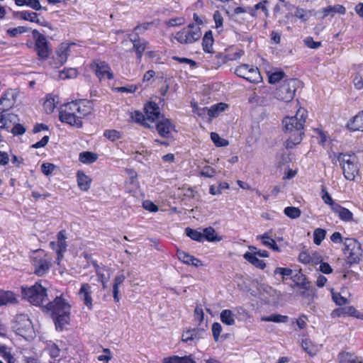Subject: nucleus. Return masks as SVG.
I'll return each mask as SVG.
<instances>
[{
    "mask_svg": "<svg viewBox=\"0 0 363 363\" xmlns=\"http://www.w3.org/2000/svg\"><path fill=\"white\" fill-rule=\"evenodd\" d=\"M145 116L147 121L153 122L156 119H160V108L155 102H149L145 107Z\"/></svg>",
    "mask_w": 363,
    "mask_h": 363,
    "instance_id": "obj_22",
    "label": "nucleus"
},
{
    "mask_svg": "<svg viewBox=\"0 0 363 363\" xmlns=\"http://www.w3.org/2000/svg\"><path fill=\"white\" fill-rule=\"evenodd\" d=\"M31 264L34 273L38 276H43L49 272L52 259L43 250L35 251L30 256Z\"/></svg>",
    "mask_w": 363,
    "mask_h": 363,
    "instance_id": "obj_6",
    "label": "nucleus"
},
{
    "mask_svg": "<svg viewBox=\"0 0 363 363\" xmlns=\"http://www.w3.org/2000/svg\"><path fill=\"white\" fill-rule=\"evenodd\" d=\"M17 302L16 295L10 291L0 290V306L9 303H16Z\"/></svg>",
    "mask_w": 363,
    "mask_h": 363,
    "instance_id": "obj_33",
    "label": "nucleus"
},
{
    "mask_svg": "<svg viewBox=\"0 0 363 363\" xmlns=\"http://www.w3.org/2000/svg\"><path fill=\"white\" fill-rule=\"evenodd\" d=\"M243 257L257 268L264 269L266 267L265 262L263 260L258 259L252 253L245 252Z\"/></svg>",
    "mask_w": 363,
    "mask_h": 363,
    "instance_id": "obj_37",
    "label": "nucleus"
},
{
    "mask_svg": "<svg viewBox=\"0 0 363 363\" xmlns=\"http://www.w3.org/2000/svg\"><path fill=\"white\" fill-rule=\"evenodd\" d=\"M69 52V45L66 43H62L55 52V56L53 57L54 67L57 68L63 65L67 61V56Z\"/></svg>",
    "mask_w": 363,
    "mask_h": 363,
    "instance_id": "obj_17",
    "label": "nucleus"
},
{
    "mask_svg": "<svg viewBox=\"0 0 363 363\" xmlns=\"http://www.w3.org/2000/svg\"><path fill=\"white\" fill-rule=\"evenodd\" d=\"M304 44L309 48L317 49L321 46V42L314 41L313 38L311 36L306 37L303 40Z\"/></svg>",
    "mask_w": 363,
    "mask_h": 363,
    "instance_id": "obj_58",
    "label": "nucleus"
},
{
    "mask_svg": "<svg viewBox=\"0 0 363 363\" xmlns=\"http://www.w3.org/2000/svg\"><path fill=\"white\" fill-rule=\"evenodd\" d=\"M214 40L213 38V33L211 30L206 32L202 40L203 50L206 52L211 53L213 50V45Z\"/></svg>",
    "mask_w": 363,
    "mask_h": 363,
    "instance_id": "obj_30",
    "label": "nucleus"
},
{
    "mask_svg": "<svg viewBox=\"0 0 363 363\" xmlns=\"http://www.w3.org/2000/svg\"><path fill=\"white\" fill-rule=\"evenodd\" d=\"M220 320L227 325L235 324L234 314L230 310L225 309L220 313Z\"/></svg>",
    "mask_w": 363,
    "mask_h": 363,
    "instance_id": "obj_40",
    "label": "nucleus"
},
{
    "mask_svg": "<svg viewBox=\"0 0 363 363\" xmlns=\"http://www.w3.org/2000/svg\"><path fill=\"white\" fill-rule=\"evenodd\" d=\"M97 158V155L91 152H82L79 154V160L84 164L93 163Z\"/></svg>",
    "mask_w": 363,
    "mask_h": 363,
    "instance_id": "obj_41",
    "label": "nucleus"
},
{
    "mask_svg": "<svg viewBox=\"0 0 363 363\" xmlns=\"http://www.w3.org/2000/svg\"><path fill=\"white\" fill-rule=\"evenodd\" d=\"M216 170L210 166H205L200 172V175L204 177L212 178L215 176Z\"/></svg>",
    "mask_w": 363,
    "mask_h": 363,
    "instance_id": "obj_59",
    "label": "nucleus"
},
{
    "mask_svg": "<svg viewBox=\"0 0 363 363\" xmlns=\"http://www.w3.org/2000/svg\"><path fill=\"white\" fill-rule=\"evenodd\" d=\"M322 199L326 203L330 205L332 210L335 208V205H337L338 203L334 202L330 195L327 191L325 186L322 188Z\"/></svg>",
    "mask_w": 363,
    "mask_h": 363,
    "instance_id": "obj_50",
    "label": "nucleus"
},
{
    "mask_svg": "<svg viewBox=\"0 0 363 363\" xmlns=\"http://www.w3.org/2000/svg\"><path fill=\"white\" fill-rule=\"evenodd\" d=\"M0 357L6 363H16V359L12 354V349L6 345H0Z\"/></svg>",
    "mask_w": 363,
    "mask_h": 363,
    "instance_id": "obj_31",
    "label": "nucleus"
},
{
    "mask_svg": "<svg viewBox=\"0 0 363 363\" xmlns=\"http://www.w3.org/2000/svg\"><path fill=\"white\" fill-rule=\"evenodd\" d=\"M307 117V111L300 108L295 116H286L283 119V128L285 133L291 135L286 142V148H293L296 145L299 144L304 135L303 128Z\"/></svg>",
    "mask_w": 363,
    "mask_h": 363,
    "instance_id": "obj_1",
    "label": "nucleus"
},
{
    "mask_svg": "<svg viewBox=\"0 0 363 363\" xmlns=\"http://www.w3.org/2000/svg\"><path fill=\"white\" fill-rule=\"evenodd\" d=\"M13 328L21 336L30 335L33 329L29 317L26 314H18L16 316Z\"/></svg>",
    "mask_w": 363,
    "mask_h": 363,
    "instance_id": "obj_13",
    "label": "nucleus"
},
{
    "mask_svg": "<svg viewBox=\"0 0 363 363\" xmlns=\"http://www.w3.org/2000/svg\"><path fill=\"white\" fill-rule=\"evenodd\" d=\"M221 331H222V326L219 323H214L212 325L213 336L216 341L218 340V338H219Z\"/></svg>",
    "mask_w": 363,
    "mask_h": 363,
    "instance_id": "obj_63",
    "label": "nucleus"
},
{
    "mask_svg": "<svg viewBox=\"0 0 363 363\" xmlns=\"http://www.w3.org/2000/svg\"><path fill=\"white\" fill-rule=\"evenodd\" d=\"M91 294V286L87 283L82 284L78 292V295L89 310H91L93 308Z\"/></svg>",
    "mask_w": 363,
    "mask_h": 363,
    "instance_id": "obj_19",
    "label": "nucleus"
},
{
    "mask_svg": "<svg viewBox=\"0 0 363 363\" xmlns=\"http://www.w3.org/2000/svg\"><path fill=\"white\" fill-rule=\"evenodd\" d=\"M156 130L162 138L167 140L174 139L172 133L176 132L175 126L169 119L162 116L156 123Z\"/></svg>",
    "mask_w": 363,
    "mask_h": 363,
    "instance_id": "obj_14",
    "label": "nucleus"
},
{
    "mask_svg": "<svg viewBox=\"0 0 363 363\" xmlns=\"http://www.w3.org/2000/svg\"><path fill=\"white\" fill-rule=\"evenodd\" d=\"M125 276L123 274L117 275L114 279L113 286V299L116 302L119 301L118 293H119V286L124 281Z\"/></svg>",
    "mask_w": 363,
    "mask_h": 363,
    "instance_id": "obj_39",
    "label": "nucleus"
},
{
    "mask_svg": "<svg viewBox=\"0 0 363 363\" xmlns=\"http://www.w3.org/2000/svg\"><path fill=\"white\" fill-rule=\"evenodd\" d=\"M186 235L189 237L193 240H196L198 242H203V235L202 234V232L199 231L197 230H194L190 228H186L185 229Z\"/></svg>",
    "mask_w": 363,
    "mask_h": 363,
    "instance_id": "obj_43",
    "label": "nucleus"
},
{
    "mask_svg": "<svg viewBox=\"0 0 363 363\" xmlns=\"http://www.w3.org/2000/svg\"><path fill=\"white\" fill-rule=\"evenodd\" d=\"M345 8L340 4H337L335 6H329L323 9V18L327 17L329 15L333 16L336 13L345 14Z\"/></svg>",
    "mask_w": 363,
    "mask_h": 363,
    "instance_id": "obj_34",
    "label": "nucleus"
},
{
    "mask_svg": "<svg viewBox=\"0 0 363 363\" xmlns=\"http://www.w3.org/2000/svg\"><path fill=\"white\" fill-rule=\"evenodd\" d=\"M77 75V70L74 68H69L67 69H64L60 72V77L62 79L74 78Z\"/></svg>",
    "mask_w": 363,
    "mask_h": 363,
    "instance_id": "obj_56",
    "label": "nucleus"
},
{
    "mask_svg": "<svg viewBox=\"0 0 363 363\" xmlns=\"http://www.w3.org/2000/svg\"><path fill=\"white\" fill-rule=\"evenodd\" d=\"M72 108V101L63 105L60 111V120L62 123H66L77 128H81L82 126V121L77 118V114Z\"/></svg>",
    "mask_w": 363,
    "mask_h": 363,
    "instance_id": "obj_11",
    "label": "nucleus"
},
{
    "mask_svg": "<svg viewBox=\"0 0 363 363\" xmlns=\"http://www.w3.org/2000/svg\"><path fill=\"white\" fill-rule=\"evenodd\" d=\"M261 320L265 322L286 323L288 321L289 317L280 314H272L269 316L262 317Z\"/></svg>",
    "mask_w": 363,
    "mask_h": 363,
    "instance_id": "obj_42",
    "label": "nucleus"
},
{
    "mask_svg": "<svg viewBox=\"0 0 363 363\" xmlns=\"http://www.w3.org/2000/svg\"><path fill=\"white\" fill-rule=\"evenodd\" d=\"M332 298L333 301L338 306H343L347 303V299L341 296L340 293L334 291V289H331Z\"/></svg>",
    "mask_w": 363,
    "mask_h": 363,
    "instance_id": "obj_53",
    "label": "nucleus"
},
{
    "mask_svg": "<svg viewBox=\"0 0 363 363\" xmlns=\"http://www.w3.org/2000/svg\"><path fill=\"white\" fill-rule=\"evenodd\" d=\"M205 331L203 329L193 328L188 330L183 333L182 340L187 344L191 345L202 337V335Z\"/></svg>",
    "mask_w": 363,
    "mask_h": 363,
    "instance_id": "obj_18",
    "label": "nucleus"
},
{
    "mask_svg": "<svg viewBox=\"0 0 363 363\" xmlns=\"http://www.w3.org/2000/svg\"><path fill=\"white\" fill-rule=\"evenodd\" d=\"M32 34L35 40V51L37 52L39 59L43 60L48 59L51 52V48L45 36L37 30H33Z\"/></svg>",
    "mask_w": 363,
    "mask_h": 363,
    "instance_id": "obj_9",
    "label": "nucleus"
},
{
    "mask_svg": "<svg viewBox=\"0 0 363 363\" xmlns=\"http://www.w3.org/2000/svg\"><path fill=\"white\" fill-rule=\"evenodd\" d=\"M58 103V96L53 94H48L46 96V100L43 104V108L47 113L53 112Z\"/></svg>",
    "mask_w": 363,
    "mask_h": 363,
    "instance_id": "obj_28",
    "label": "nucleus"
},
{
    "mask_svg": "<svg viewBox=\"0 0 363 363\" xmlns=\"http://www.w3.org/2000/svg\"><path fill=\"white\" fill-rule=\"evenodd\" d=\"M244 55V52L242 50H236L234 52H230L226 54L219 53L216 56L221 59V62L225 64L228 61H233L240 59Z\"/></svg>",
    "mask_w": 363,
    "mask_h": 363,
    "instance_id": "obj_27",
    "label": "nucleus"
},
{
    "mask_svg": "<svg viewBox=\"0 0 363 363\" xmlns=\"http://www.w3.org/2000/svg\"><path fill=\"white\" fill-rule=\"evenodd\" d=\"M294 16L301 19L302 21H306L311 16V12L302 8H296L294 11Z\"/></svg>",
    "mask_w": 363,
    "mask_h": 363,
    "instance_id": "obj_46",
    "label": "nucleus"
},
{
    "mask_svg": "<svg viewBox=\"0 0 363 363\" xmlns=\"http://www.w3.org/2000/svg\"><path fill=\"white\" fill-rule=\"evenodd\" d=\"M202 234L203 235V240H206L208 242H219L222 240V238L216 234L215 229L212 227L203 228Z\"/></svg>",
    "mask_w": 363,
    "mask_h": 363,
    "instance_id": "obj_32",
    "label": "nucleus"
},
{
    "mask_svg": "<svg viewBox=\"0 0 363 363\" xmlns=\"http://www.w3.org/2000/svg\"><path fill=\"white\" fill-rule=\"evenodd\" d=\"M177 255L180 261L184 264H189L192 255L182 250H177Z\"/></svg>",
    "mask_w": 363,
    "mask_h": 363,
    "instance_id": "obj_60",
    "label": "nucleus"
},
{
    "mask_svg": "<svg viewBox=\"0 0 363 363\" xmlns=\"http://www.w3.org/2000/svg\"><path fill=\"white\" fill-rule=\"evenodd\" d=\"M344 253L350 264H358L362 255L361 244L354 238H346L344 242Z\"/></svg>",
    "mask_w": 363,
    "mask_h": 363,
    "instance_id": "obj_8",
    "label": "nucleus"
},
{
    "mask_svg": "<svg viewBox=\"0 0 363 363\" xmlns=\"http://www.w3.org/2000/svg\"><path fill=\"white\" fill-rule=\"evenodd\" d=\"M50 313L57 330H62L70 320L71 305L60 296H57L53 301L47 302L44 306Z\"/></svg>",
    "mask_w": 363,
    "mask_h": 363,
    "instance_id": "obj_2",
    "label": "nucleus"
},
{
    "mask_svg": "<svg viewBox=\"0 0 363 363\" xmlns=\"http://www.w3.org/2000/svg\"><path fill=\"white\" fill-rule=\"evenodd\" d=\"M91 69L95 73L99 80L108 79L109 80L113 79V74L108 63L99 60H94L90 65Z\"/></svg>",
    "mask_w": 363,
    "mask_h": 363,
    "instance_id": "obj_12",
    "label": "nucleus"
},
{
    "mask_svg": "<svg viewBox=\"0 0 363 363\" xmlns=\"http://www.w3.org/2000/svg\"><path fill=\"white\" fill-rule=\"evenodd\" d=\"M130 40L133 43V50L136 54L137 59L140 62L144 51L147 48L148 42L144 39H140L138 35L134 38L130 36Z\"/></svg>",
    "mask_w": 363,
    "mask_h": 363,
    "instance_id": "obj_20",
    "label": "nucleus"
},
{
    "mask_svg": "<svg viewBox=\"0 0 363 363\" xmlns=\"http://www.w3.org/2000/svg\"><path fill=\"white\" fill-rule=\"evenodd\" d=\"M72 108L77 114V118L82 120V118L91 113L93 111V104L89 100H79L72 101Z\"/></svg>",
    "mask_w": 363,
    "mask_h": 363,
    "instance_id": "obj_15",
    "label": "nucleus"
},
{
    "mask_svg": "<svg viewBox=\"0 0 363 363\" xmlns=\"http://www.w3.org/2000/svg\"><path fill=\"white\" fill-rule=\"evenodd\" d=\"M357 357L348 352H342L338 354L340 363H355Z\"/></svg>",
    "mask_w": 363,
    "mask_h": 363,
    "instance_id": "obj_44",
    "label": "nucleus"
},
{
    "mask_svg": "<svg viewBox=\"0 0 363 363\" xmlns=\"http://www.w3.org/2000/svg\"><path fill=\"white\" fill-rule=\"evenodd\" d=\"M172 59L174 60H176L179 62V63H185L189 65L191 68H194L196 67V62L191 59L186 58V57H180L177 56L172 57Z\"/></svg>",
    "mask_w": 363,
    "mask_h": 363,
    "instance_id": "obj_62",
    "label": "nucleus"
},
{
    "mask_svg": "<svg viewBox=\"0 0 363 363\" xmlns=\"http://www.w3.org/2000/svg\"><path fill=\"white\" fill-rule=\"evenodd\" d=\"M333 211L343 221L351 222L353 220L352 213L347 208L341 206L340 204L335 205Z\"/></svg>",
    "mask_w": 363,
    "mask_h": 363,
    "instance_id": "obj_25",
    "label": "nucleus"
},
{
    "mask_svg": "<svg viewBox=\"0 0 363 363\" xmlns=\"http://www.w3.org/2000/svg\"><path fill=\"white\" fill-rule=\"evenodd\" d=\"M104 136L111 141H116L121 138V133L116 130H106L104 133Z\"/></svg>",
    "mask_w": 363,
    "mask_h": 363,
    "instance_id": "obj_55",
    "label": "nucleus"
},
{
    "mask_svg": "<svg viewBox=\"0 0 363 363\" xmlns=\"http://www.w3.org/2000/svg\"><path fill=\"white\" fill-rule=\"evenodd\" d=\"M29 30L30 29L27 27L18 26L16 28L8 29L6 32L11 37H16L20 34L28 32Z\"/></svg>",
    "mask_w": 363,
    "mask_h": 363,
    "instance_id": "obj_52",
    "label": "nucleus"
},
{
    "mask_svg": "<svg viewBox=\"0 0 363 363\" xmlns=\"http://www.w3.org/2000/svg\"><path fill=\"white\" fill-rule=\"evenodd\" d=\"M57 264H60V262L63 258V254L67 250V243H66V234L65 230H60L57 233Z\"/></svg>",
    "mask_w": 363,
    "mask_h": 363,
    "instance_id": "obj_21",
    "label": "nucleus"
},
{
    "mask_svg": "<svg viewBox=\"0 0 363 363\" xmlns=\"http://www.w3.org/2000/svg\"><path fill=\"white\" fill-rule=\"evenodd\" d=\"M257 240H261L264 245L272 249L274 251L279 252V247L275 240L271 238L267 233L257 237Z\"/></svg>",
    "mask_w": 363,
    "mask_h": 363,
    "instance_id": "obj_38",
    "label": "nucleus"
},
{
    "mask_svg": "<svg viewBox=\"0 0 363 363\" xmlns=\"http://www.w3.org/2000/svg\"><path fill=\"white\" fill-rule=\"evenodd\" d=\"M226 106L227 105L223 103H220L212 106L211 108L208 110V115L213 117L217 116L219 112L225 110Z\"/></svg>",
    "mask_w": 363,
    "mask_h": 363,
    "instance_id": "obj_49",
    "label": "nucleus"
},
{
    "mask_svg": "<svg viewBox=\"0 0 363 363\" xmlns=\"http://www.w3.org/2000/svg\"><path fill=\"white\" fill-rule=\"evenodd\" d=\"M300 82L296 79H288L284 80L276 89L274 96L279 101L284 102L291 101L298 87Z\"/></svg>",
    "mask_w": 363,
    "mask_h": 363,
    "instance_id": "obj_5",
    "label": "nucleus"
},
{
    "mask_svg": "<svg viewBox=\"0 0 363 363\" xmlns=\"http://www.w3.org/2000/svg\"><path fill=\"white\" fill-rule=\"evenodd\" d=\"M235 74L239 77L254 84H257L262 80L259 69L247 64L237 67L235 69Z\"/></svg>",
    "mask_w": 363,
    "mask_h": 363,
    "instance_id": "obj_10",
    "label": "nucleus"
},
{
    "mask_svg": "<svg viewBox=\"0 0 363 363\" xmlns=\"http://www.w3.org/2000/svg\"><path fill=\"white\" fill-rule=\"evenodd\" d=\"M47 351L50 357L52 358L53 359L56 360L57 358L60 357V350L55 344L52 343L48 345Z\"/></svg>",
    "mask_w": 363,
    "mask_h": 363,
    "instance_id": "obj_51",
    "label": "nucleus"
},
{
    "mask_svg": "<svg viewBox=\"0 0 363 363\" xmlns=\"http://www.w3.org/2000/svg\"><path fill=\"white\" fill-rule=\"evenodd\" d=\"M201 36V28L194 23H190L186 27L178 31L175 34V39L182 44H191L200 39Z\"/></svg>",
    "mask_w": 363,
    "mask_h": 363,
    "instance_id": "obj_7",
    "label": "nucleus"
},
{
    "mask_svg": "<svg viewBox=\"0 0 363 363\" xmlns=\"http://www.w3.org/2000/svg\"><path fill=\"white\" fill-rule=\"evenodd\" d=\"M326 231L322 228H316L313 232V242L319 245L325 237Z\"/></svg>",
    "mask_w": 363,
    "mask_h": 363,
    "instance_id": "obj_47",
    "label": "nucleus"
},
{
    "mask_svg": "<svg viewBox=\"0 0 363 363\" xmlns=\"http://www.w3.org/2000/svg\"><path fill=\"white\" fill-rule=\"evenodd\" d=\"M284 213L287 217L291 219L298 218L301 215V211L298 208L294 206L286 207L284 210Z\"/></svg>",
    "mask_w": 363,
    "mask_h": 363,
    "instance_id": "obj_45",
    "label": "nucleus"
},
{
    "mask_svg": "<svg viewBox=\"0 0 363 363\" xmlns=\"http://www.w3.org/2000/svg\"><path fill=\"white\" fill-rule=\"evenodd\" d=\"M17 17L25 20L28 21L33 23H40L39 18L38 17V14L35 12L29 11H19L16 14Z\"/></svg>",
    "mask_w": 363,
    "mask_h": 363,
    "instance_id": "obj_36",
    "label": "nucleus"
},
{
    "mask_svg": "<svg viewBox=\"0 0 363 363\" xmlns=\"http://www.w3.org/2000/svg\"><path fill=\"white\" fill-rule=\"evenodd\" d=\"M211 138L217 147H225L229 144L227 140L221 138L216 133H211Z\"/></svg>",
    "mask_w": 363,
    "mask_h": 363,
    "instance_id": "obj_48",
    "label": "nucleus"
},
{
    "mask_svg": "<svg viewBox=\"0 0 363 363\" xmlns=\"http://www.w3.org/2000/svg\"><path fill=\"white\" fill-rule=\"evenodd\" d=\"M268 76H269V82L270 84H275L278 82H279L281 79H282L284 76H285V73L282 71H279V72H274L273 73H268Z\"/></svg>",
    "mask_w": 363,
    "mask_h": 363,
    "instance_id": "obj_54",
    "label": "nucleus"
},
{
    "mask_svg": "<svg viewBox=\"0 0 363 363\" xmlns=\"http://www.w3.org/2000/svg\"><path fill=\"white\" fill-rule=\"evenodd\" d=\"M77 184L82 191H88L90 188L91 179L86 175L82 171H78L77 173Z\"/></svg>",
    "mask_w": 363,
    "mask_h": 363,
    "instance_id": "obj_26",
    "label": "nucleus"
},
{
    "mask_svg": "<svg viewBox=\"0 0 363 363\" xmlns=\"http://www.w3.org/2000/svg\"><path fill=\"white\" fill-rule=\"evenodd\" d=\"M204 313L203 309L200 306H196L194 309V320L198 323V325H201V323L203 321Z\"/></svg>",
    "mask_w": 363,
    "mask_h": 363,
    "instance_id": "obj_61",
    "label": "nucleus"
},
{
    "mask_svg": "<svg viewBox=\"0 0 363 363\" xmlns=\"http://www.w3.org/2000/svg\"><path fill=\"white\" fill-rule=\"evenodd\" d=\"M347 128L351 131H363V111L347 122Z\"/></svg>",
    "mask_w": 363,
    "mask_h": 363,
    "instance_id": "obj_23",
    "label": "nucleus"
},
{
    "mask_svg": "<svg viewBox=\"0 0 363 363\" xmlns=\"http://www.w3.org/2000/svg\"><path fill=\"white\" fill-rule=\"evenodd\" d=\"M337 159L342 169L345 179L350 181L354 180L359 172L356 157L354 155L339 153Z\"/></svg>",
    "mask_w": 363,
    "mask_h": 363,
    "instance_id": "obj_4",
    "label": "nucleus"
},
{
    "mask_svg": "<svg viewBox=\"0 0 363 363\" xmlns=\"http://www.w3.org/2000/svg\"><path fill=\"white\" fill-rule=\"evenodd\" d=\"M133 118L135 122L140 123L147 128H150V125L147 123V118H145L142 113L135 111L133 116Z\"/></svg>",
    "mask_w": 363,
    "mask_h": 363,
    "instance_id": "obj_57",
    "label": "nucleus"
},
{
    "mask_svg": "<svg viewBox=\"0 0 363 363\" xmlns=\"http://www.w3.org/2000/svg\"><path fill=\"white\" fill-rule=\"evenodd\" d=\"M55 166L51 163H43L41 165V170L45 175H50L55 169Z\"/></svg>",
    "mask_w": 363,
    "mask_h": 363,
    "instance_id": "obj_64",
    "label": "nucleus"
},
{
    "mask_svg": "<svg viewBox=\"0 0 363 363\" xmlns=\"http://www.w3.org/2000/svg\"><path fill=\"white\" fill-rule=\"evenodd\" d=\"M163 363H196L191 356H172L163 359Z\"/></svg>",
    "mask_w": 363,
    "mask_h": 363,
    "instance_id": "obj_35",
    "label": "nucleus"
},
{
    "mask_svg": "<svg viewBox=\"0 0 363 363\" xmlns=\"http://www.w3.org/2000/svg\"><path fill=\"white\" fill-rule=\"evenodd\" d=\"M299 277H301L303 281L301 283H296V285L304 289L301 292V295L303 298H308L309 302L313 301L315 292L313 289L311 288L309 281L306 280V278L303 274L299 275Z\"/></svg>",
    "mask_w": 363,
    "mask_h": 363,
    "instance_id": "obj_24",
    "label": "nucleus"
},
{
    "mask_svg": "<svg viewBox=\"0 0 363 363\" xmlns=\"http://www.w3.org/2000/svg\"><path fill=\"white\" fill-rule=\"evenodd\" d=\"M0 128H9L15 122L16 116L0 111Z\"/></svg>",
    "mask_w": 363,
    "mask_h": 363,
    "instance_id": "obj_29",
    "label": "nucleus"
},
{
    "mask_svg": "<svg viewBox=\"0 0 363 363\" xmlns=\"http://www.w3.org/2000/svg\"><path fill=\"white\" fill-rule=\"evenodd\" d=\"M23 297L35 306H45L48 302L47 289L40 282L30 287H22Z\"/></svg>",
    "mask_w": 363,
    "mask_h": 363,
    "instance_id": "obj_3",
    "label": "nucleus"
},
{
    "mask_svg": "<svg viewBox=\"0 0 363 363\" xmlns=\"http://www.w3.org/2000/svg\"><path fill=\"white\" fill-rule=\"evenodd\" d=\"M16 93L14 90L9 89L3 94L0 99V111L7 112L13 106L16 101Z\"/></svg>",
    "mask_w": 363,
    "mask_h": 363,
    "instance_id": "obj_16",
    "label": "nucleus"
}]
</instances>
